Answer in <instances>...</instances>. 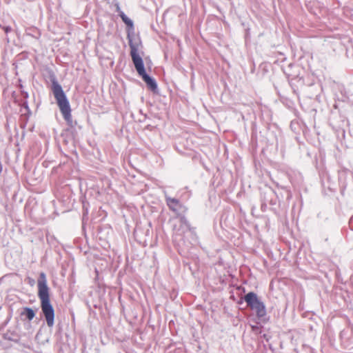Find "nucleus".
<instances>
[{
    "label": "nucleus",
    "instance_id": "5",
    "mask_svg": "<svg viewBox=\"0 0 353 353\" xmlns=\"http://www.w3.org/2000/svg\"><path fill=\"white\" fill-rule=\"evenodd\" d=\"M138 74L141 77L142 79L147 84V86L152 91L155 92L157 89V85L154 79L148 75L145 72L143 63L134 65Z\"/></svg>",
    "mask_w": 353,
    "mask_h": 353
},
{
    "label": "nucleus",
    "instance_id": "6",
    "mask_svg": "<svg viewBox=\"0 0 353 353\" xmlns=\"http://www.w3.org/2000/svg\"><path fill=\"white\" fill-rule=\"evenodd\" d=\"M165 201L170 210L173 212H176L181 207L180 201L176 199L166 196Z\"/></svg>",
    "mask_w": 353,
    "mask_h": 353
},
{
    "label": "nucleus",
    "instance_id": "9",
    "mask_svg": "<svg viewBox=\"0 0 353 353\" xmlns=\"http://www.w3.org/2000/svg\"><path fill=\"white\" fill-rule=\"evenodd\" d=\"M10 28H8V27H6V28H4V30H5V32H9V31H10Z\"/></svg>",
    "mask_w": 353,
    "mask_h": 353
},
{
    "label": "nucleus",
    "instance_id": "3",
    "mask_svg": "<svg viewBox=\"0 0 353 353\" xmlns=\"http://www.w3.org/2000/svg\"><path fill=\"white\" fill-rule=\"evenodd\" d=\"M244 301L248 306L256 312L258 317H263L266 314V310L264 303L261 301L254 292H249L244 296Z\"/></svg>",
    "mask_w": 353,
    "mask_h": 353
},
{
    "label": "nucleus",
    "instance_id": "7",
    "mask_svg": "<svg viewBox=\"0 0 353 353\" xmlns=\"http://www.w3.org/2000/svg\"><path fill=\"white\" fill-rule=\"evenodd\" d=\"M117 11L119 13V16L121 17L122 21L130 27H132L133 23L132 21L120 10L119 5H117Z\"/></svg>",
    "mask_w": 353,
    "mask_h": 353
},
{
    "label": "nucleus",
    "instance_id": "4",
    "mask_svg": "<svg viewBox=\"0 0 353 353\" xmlns=\"http://www.w3.org/2000/svg\"><path fill=\"white\" fill-rule=\"evenodd\" d=\"M141 41L137 38L129 39V46L130 48V56L134 65L143 63L142 58L139 54V48Z\"/></svg>",
    "mask_w": 353,
    "mask_h": 353
},
{
    "label": "nucleus",
    "instance_id": "8",
    "mask_svg": "<svg viewBox=\"0 0 353 353\" xmlns=\"http://www.w3.org/2000/svg\"><path fill=\"white\" fill-rule=\"evenodd\" d=\"M22 314H25L29 321H31L35 316L34 312L30 307H25Z\"/></svg>",
    "mask_w": 353,
    "mask_h": 353
},
{
    "label": "nucleus",
    "instance_id": "1",
    "mask_svg": "<svg viewBox=\"0 0 353 353\" xmlns=\"http://www.w3.org/2000/svg\"><path fill=\"white\" fill-rule=\"evenodd\" d=\"M37 287L42 312L48 326L52 327L54 324V310L50 303V290L47 285V279L44 272H41L39 274Z\"/></svg>",
    "mask_w": 353,
    "mask_h": 353
},
{
    "label": "nucleus",
    "instance_id": "2",
    "mask_svg": "<svg viewBox=\"0 0 353 353\" xmlns=\"http://www.w3.org/2000/svg\"><path fill=\"white\" fill-rule=\"evenodd\" d=\"M52 91L60 111L65 121L71 120V109L61 85L55 80L52 81Z\"/></svg>",
    "mask_w": 353,
    "mask_h": 353
}]
</instances>
